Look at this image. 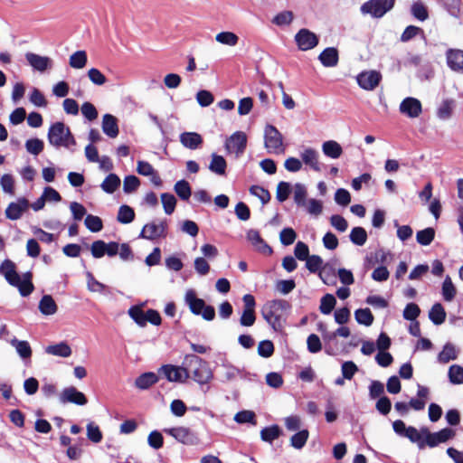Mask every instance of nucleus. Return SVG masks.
<instances>
[{
  "mask_svg": "<svg viewBox=\"0 0 463 463\" xmlns=\"http://www.w3.org/2000/svg\"><path fill=\"white\" fill-rule=\"evenodd\" d=\"M289 310L290 304L287 300L275 299L263 305L261 315L275 331H280L286 323Z\"/></svg>",
  "mask_w": 463,
  "mask_h": 463,
  "instance_id": "nucleus-1",
  "label": "nucleus"
},
{
  "mask_svg": "<svg viewBox=\"0 0 463 463\" xmlns=\"http://www.w3.org/2000/svg\"><path fill=\"white\" fill-rule=\"evenodd\" d=\"M0 274L13 287H16L23 297L29 296L34 287L32 283V274L26 272L23 278L17 273L16 266L11 260H5L0 265Z\"/></svg>",
  "mask_w": 463,
  "mask_h": 463,
  "instance_id": "nucleus-2",
  "label": "nucleus"
},
{
  "mask_svg": "<svg viewBox=\"0 0 463 463\" xmlns=\"http://www.w3.org/2000/svg\"><path fill=\"white\" fill-rule=\"evenodd\" d=\"M188 378H192L198 384H207L213 378L209 364L195 354H187L183 360Z\"/></svg>",
  "mask_w": 463,
  "mask_h": 463,
  "instance_id": "nucleus-3",
  "label": "nucleus"
},
{
  "mask_svg": "<svg viewBox=\"0 0 463 463\" xmlns=\"http://www.w3.org/2000/svg\"><path fill=\"white\" fill-rule=\"evenodd\" d=\"M48 141L55 147L70 148L75 145V139L68 127L62 122H56L51 126L48 131Z\"/></svg>",
  "mask_w": 463,
  "mask_h": 463,
  "instance_id": "nucleus-4",
  "label": "nucleus"
},
{
  "mask_svg": "<svg viewBox=\"0 0 463 463\" xmlns=\"http://www.w3.org/2000/svg\"><path fill=\"white\" fill-rule=\"evenodd\" d=\"M184 301L194 315L201 316L207 321H212L214 319V307L206 305L203 299L197 297L196 292L194 289H188L185 292Z\"/></svg>",
  "mask_w": 463,
  "mask_h": 463,
  "instance_id": "nucleus-5",
  "label": "nucleus"
},
{
  "mask_svg": "<svg viewBox=\"0 0 463 463\" xmlns=\"http://www.w3.org/2000/svg\"><path fill=\"white\" fill-rule=\"evenodd\" d=\"M264 146L269 153L283 154L285 147L281 133L272 125H268L264 131Z\"/></svg>",
  "mask_w": 463,
  "mask_h": 463,
  "instance_id": "nucleus-6",
  "label": "nucleus"
},
{
  "mask_svg": "<svg viewBox=\"0 0 463 463\" xmlns=\"http://www.w3.org/2000/svg\"><path fill=\"white\" fill-rule=\"evenodd\" d=\"M395 0H369L361 6L364 14H370L374 18L383 17L394 5Z\"/></svg>",
  "mask_w": 463,
  "mask_h": 463,
  "instance_id": "nucleus-7",
  "label": "nucleus"
},
{
  "mask_svg": "<svg viewBox=\"0 0 463 463\" xmlns=\"http://www.w3.org/2000/svg\"><path fill=\"white\" fill-rule=\"evenodd\" d=\"M247 136L242 131H236L225 142V149L228 154H233L239 157L245 150Z\"/></svg>",
  "mask_w": 463,
  "mask_h": 463,
  "instance_id": "nucleus-8",
  "label": "nucleus"
},
{
  "mask_svg": "<svg viewBox=\"0 0 463 463\" xmlns=\"http://www.w3.org/2000/svg\"><path fill=\"white\" fill-rule=\"evenodd\" d=\"M164 432L173 437L178 442L184 445H196L198 443L197 436L186 427H175L165 429Z\"/></svg>",
  "mask_w": 463,
  "mask_h": 463,
  "instance_id": "nucleus-9",
  "label": "nucleus"
},
{
  "mask_svg": "<svg viewBox=\"0 0 463 463\" xmlns=\"http://www.w3.org/2000/svg\"><path fill=\"white\" fill-rule=\"evenodd\" d=\"M167 232V222L166 220H162L158 223L152 222L146 224L140 233V237L149 240L155 241L159 238H165Z\"/></svg>",
  "mask_w": 463,
  "mask_h": 463,
  "instance_id": "nucleus-10",
  "label": "nucleus"
},
{
  "mask_svg": "<svg viewBox=\"0 0 463 463\" xmlns=\"http://www.w3.org/2000/svg\"><path fill=\"white\" fill-rule=\"evenodd\" d=\"M59 402L61 404L73 403L79 406L86 405L88 400L85 394L74 386L64 388L59 394Z\"/></svg>",
  "mask_w": 463,
  "mask_h": 463,
  "instance_id": "nucleus-11",
  "label": "nucleus"
},
{
  "mask_svg": "<svg viewBox=\"0 0 463 463\" xmlns=\"http://www.w3.org/2000/svg\"><path fill=\"white\" fill-rule=\"evenodd\" d=\"M295 42L301 51H308L314 49L319 43V39L316 33L308 29H300L295 35Z\"/></svg>",
  "mask_w": 463,
  "mask_h": 463,
  "instance_id": "nucleus-12",
  "label": "nucleus"
},
{
  "mask_svg": "<svg viewBox=\"0 0 463 463\" xmlns=\"http://www.w3.org/2000/svg\"><path fill=\"white\" fill-rule=\"evenodd\" d=\"M454 436V431L451 429L445 428L438 432H430L426 428L424 433V447L429 446L430 448L436 447L440 443H444Z\"/></svg>",
  "mask_w": 463,
  "mask_h": 463,
  "instance_id": "nucleus-13",
  "label": "nucleus"
},
{
  "mask_svg": "<svg viewBox=\"0 0 463 463\" xmlns=\"http://www.w3.org/2000/svg\"><path fill=\"white\" fill-rule=\"evenodd\" d=\"M356 80L362 89L373 90L379 85L382 75L377 71H365L358 74Z\"/></svg>",
  "mask_w": 463,
  "mask_h": 463,
  "instance_id": "nucleus-14",
  "label": "nucleus"
},
{
  "mask_svg": "<svg viewBox=\"0 0 463 463\" xmlns=\"http://www.w3.org/2000/svg\"><path fill=\"white\" fill-rule=\"evenodd\" d=\"M159 373L169 382L184 383L188 379V374L183 364L181 366L172 364L164 365L160 368Z\"/></svg>",
  "mask_w": 463,
  "mask_h": 463,
  "instance_id": "nucleus-15",
  "label": "nucleus"
},
{
  "mask_svg": "<svg viewBox=\"0 0 463 463\" xmlns=\"http://www.w3.org/2000/svg\"><path fill=\"white\" fill-rule=\"evenodd\" d=\"M400 112L411 118H418L422 112L421 103L416 98H405L400 104Z\"/></svg>",
  "mask_w": 463,
  "mask_h": 463,
  "instance_id": "nucleus-16",
  "label": "nucleus"
},
{
  "mask_svg": "<svg viewBox=\"0 0 463 463\" xmlns=\"http://www.w3.org/2000/svg\"><path fill=\"white\" fill-rule=\"evenodd\" d=\"M29 202L27 199L22 197L17 199L16 202L9 203L5 210V216L7 219L15 221L20 219L24 213L28 209Z\"/></svg>",
  "mask_w": 463,
  "mask_h": 463,
  "instance_id": "nucleus-17",
  "label": "nucleus"
},
{
  "mask_svg": "<svg viewBox=\"0 0 463 463\" xmlns=\"http://www.w3.org/2000/svg\"><path fill=\"white\" fill-rule=\"evenodd\" d=\"M90 251L96 259L102 258L105 255L113 257L116 255V242L106 243L101 240L95 241L90 246Z\"/></svg>",
  "mask_w": 463,
  "mask_h": 463,
  "instance_id": "nucleus-18",
  "label": "nucleus"
},
{
  "mask_svg": "<svg viewBox=\"0 0 463 463\" xmlns=\"http://www.w3.org/2000/svg\"><path fill=\"white\" fill-rule=\"evenodd\" d=\"M25 59L33 70L40 72H44L47 69L52 68V59L47 56H41L33 52H26Z\"/></svg>",
  "mask_w": 463,
  "mask_h": 463,
  "instance_id": "nucleus-19",
  "label": "nucleus"
},
{
  "mask_svg": "<svg viewBox=\"0 0 463 463\" xmlns=\"http://www.w3.org/2000/svg\"><path fill=\"white\" fill-rule=\"evenodd\" d=\"M446 60L449 68L454 71L463 73V51L460 49H449L446 52Z\"/></svg>",
  "mask_w": 463,
  "mask_h": 463,
  "instance_id": "nucleus-20",
  "label": "nucleus"
},
{
  "mask_svg": "<svg viewBox=\"0 0 463 463\" xmlns=\"http://www.w3.org/2000/svg\"><path fill=\"white\" fill-rule=\"evenodd\" d=\"M300 157L302 164L304 163L306 165H308L312 170L316 172L321 171L319 155L316 149L312 147H307L303 149V151L300 153Z\"/></svg>",
  "mask_w": 463,
  "mask_h": 463,
  "instance_id": "nucleus-21",
  "label": "nucleus"
},
{
  "mask_svg": "<svg viewBox=\"0 0 463 463\" xmlns=\"http://www.w3.org/2000/svg\"><path fill=\"white\" fill-rule=\"evenodd\" d=\"M137 172L141 175L149 177L151 183L155 185L160 186L162 184V180L156 170H155L148 162L143 160L137 161Z\"/></svg>",
  "mask_w": 463,
  "mask_h": 463,
  "instance_id": "nucleus-22",
  "label": "nucleus"
},
{
  "mask_svg": "<svg viewBox=\"0 0 463 463\" xmlns=\"http://www.w3.org/2000/svg\"><path fill=\"white\" fill-rule=\"evenodd\" d=\"M247 240L251 243L256 250L264 255H269L272 252L271 248L263 241L260 232L256 230H249L247 232Z\"/></svg>",
  "mask_w": 463,
  "mask_h": 463,
  "instance_id": "nucleus-23",
  "label": "nucleus"
},
{
  "mask_svg": "<svg viewBox=\"0 0 463 463\" xmlns=\"http://www.w3.org/2000/svg\"><path fill=\"white\" fill-rule=\"evenodd\" d=\"M180 143L186 148L196 149L203 144V137L196 132H184L179 137Z\"/></svg>",
  "mask_w": 463,
  "mask_h": 463,
  "instance_id": "nucleus-24",
  "label": "nucleus"
},
{
  "mask_svg": "<svg viewBox=\"0 0 463 463\" xmlns=\"http://www.w3.org/2000/svg\"><path fill=\"white\" fill-rule=\"evenodd\" d=\"M45 353L50 355L67 358L71 355V348L66 342H60L45 347Z\"/></svg>",
  "mask_w": 463,
  "mask_h": 463,
  "instance_id": "nucleus-25",
  "label": "nucleus"
},
{
  "mask_svg": "<svg viewBox=\"0 0 463 463\" xmlns=\"http://www.w3.org/2000/svg\"><path fill=\"white\" fill-rule=\"evenodd\" d=\"M318 60L325 67H335L338 64V51L334 47L326 48L318 56Z\"/></svg>",
  "mask_w": 463,
  "mask_h": 463,
  "instance_id": "nucleus-26",
  "label": "nucleus"
},
{
  "mask_svg": "<svg viewBox=\"0 0 463 463\" xmlns=\"http://www.w3.org/2000/svg\"><path fill=\"white\" fill-rule=\"evenodd\" d=\"M322 152L327 157L337 159L342 156L343 148L338 142L327 140L322 144Z\"/></svg>",
  "mask_w": 463,
  "mask_h": 463,
  "instance_id": "nucleus-27",
  "label": "nucleus"
},
{
  "mask_svg": "<svg viewBox=\"0 0 463 463\" xmlns=\"http://www.w3.org/2000/svg\"><path fill=\"white\" fill-rule=\"evenodd\" d=\"M57 305L51 295H44L39 302V310L44 316H52L57 312Z\"/></svg>",
  "mask_w": 463,
  "mask_h": 463,
  "instance_id": "nucleus-28",
  "label": "nucleus"
},
{
  "mask_svg": "<svg viewBox=\"0 0 463 463\" xmlns=\"http://www.w3.org/2000/svg\"><path fill=\"white\" fill-rule=\"evenodd\" d=\"M241 374V370L230 364H222L220 380L222 383L235 380Z\"/></svg>",
  "mask_w": 463,
  "mask_h": 463,
  "instance_id": "nucleus-29",
  "label": "nucleus"
},
{
  "mask_svg": "<svg viewBox=\"0 0 463 463\" xmlns=\"http://www.w3.org/2000/svg\"><path fill=\"white\" fill-rule=\"evenodd\" d=\"M239 36L230 31H223L215 35V41L222 45L234 47L239 43Z\"/></svg>",
  "mask_w": 463,
  "mask_h": 463,
  "instance_id": "nucleus-30",
  "label": "nucleus"
},
{
  "mask_svg": "<svg viewBox=\"0 0 463 463\" xmlns=\"http://www.w3.org/2000/svg\"><path fill=\"white\" fill-rule=\"evenodd\" d=\"M226 167L227 164L223 156L216 154L212 155V160L209 165L211 172L219 175H223L226 173Z\"/></svg>",
  "mask_w": 463,
  "mask_h": 463,
  "instance_id": "nucleus-31",
  "label": "nucleus"
},
{
  "mask_svg": "<svg viewBox=\"0 0 463 463\" xmlns=\"http://www.w3.org/2000/svg\"><path fill=\"white\" fill-rule=\"evenodd\" d=\"M426 428H421L420 430L414 427H408L404 437L408 438L411 442L417 443L420 449L424 448V433Z\"/></svg>",
  "mask_w": 463,
  "mask_h": 463,
  "instance_id": "nucleus-32",
  "label": "nucleus"
},
{
  "mask_svg": "<svg viewBox=\"0 0 463 463\" xmlns=\"http://www.w3.org/2000/svg\"><path fill=\"white\" fill-rule=\"evenodd\" d=\"M10 343L21 358L28 359L32 356V348L27 341L14 338Z\"/></svg>",
  "mask_w": 463,
  "mask_h": 463,
  "instance_id": "nucleus-33",
  "label": "nucleus"
},
{
  "mask_svg": "<svg viewBox=\"0 0 463 463\" xmlns=\"http://www.w3.org/2000/svg\"><path fill=\"white\" fill-rule=\"evenodd\" d=\"M158 377L154 373H145L136 379L135 384L138 389L146 390L155 384Z\"/></svg>",
  "mask_w": 463,
  "mask_h": 463,
  "instance_id": "nucleus-34",
  "label": "nucleus"
},
{
  "mask_svg": "<svg viewBox=\"0 0 463 463\" xmlns=\"http://www.w3.org/2000/svg\"><path fill=\"white\" fill-rule=\"evenodd\" d=\"M88 61L87 53L85 51H77L73 52L69 59V64L73 69H83Z\"/></svg>",
  "mask_w": 463,
  "mask_h": 463,
  "instance_id": "nucleus-35",
  "label": "nucleus"
},
{
  "mask_svg": "<svg viewBox=\"0 0 463 463\" xmlns=\"http://www.w3.org/2000/svg\"><path fill=\"white\" fill-rule=\"evenodd\" d=\"M307 213L312 216H318L323 212V202L315 198L308 199L302 207Z\"/></svg>",
  "mask_w": 463,
  "mask_h": 463,
  "instance_id": "nucleus-36",
  "label": "nucleus"
},
{
  "mask_svg": "<svg viewBox=\"0 0 463 463\" xmlns=\"http://www.w3.org/2000/svg\"><path fill=\"white\" fill-rule=\"evenodd\" d=\"M429 317L435 325H441L446 319V312L442 305L434 304L430 310Z\"/></svg>",
  "mask_w": 463,
  "mask_h": 463,
  "instance_id": "nucleus-37",
  "label": "nucleus"
},
{
  "mask_svg": "<svg viewBox=\"0 0 463 463\" xmlns=\"http://www.w3.org/2000/svg\"><path fill=\"white\" fill-rule=\"evenodd\" d=\"M458 356V352L455 346L449 343L446 344L442 351L438 355V361L441 364H447L451 360H455Z\"/></svg>",
  "mask_w": 463,
  "mask_h": 463,
  "instance_id": "nucleus-38",
  "label": "nucleus"
},
{
  "mask_svg": "<svg viewBox=\"0 0 463 463\" xmlns=\"http://www.w3.org/2000/svg\"><path fill=\"white\" fill-rule=\"evenodd\" d=\"M102 131L109 137H116V118L111 114L103 116Z\"/></svg>",
  "mask_w": 463,
  "mask_h": 463,
  "instance_id": "nucleus-39",
  "label": "nucleus"
},
{
  "mask_svg": "<svg viewBox=\"0 0 463 463\" xmlns=\"http://www.w3.org/2000/svg\"><path fill=\"white\" fill-rule=\"evenodd\" d=\"M441 293L444 300L448 302L452 301L457 294V289L449 276L446 277L442 283Z\"/></svg>",
  "mask_w": 463,
  "mask_h": 463,
  "instance_id": "nucleus-40",
  "label": "nucleus"
},
{
  "mask_svg": "<svg viewBox=\"0 0 463 463\" xmlns=\"http://www.w3.org/2000/svg\"><path fill=\"white\" fill-rule=\"evenodd\" d=\"M435 238V230L433 228H426L416 233L417 242L422 246L430 245Z\"/></svg>",
  "mask_w": 463,
  "mask_h": 463,
  "instance_id": "nucleus-41",
  "label": "nucleus"
},
{
  "mask_svg": "<svg viewBox=\"0 0 463 463\" xmlns=\"http://www.w3.org/2000/svg\"><path fill=\"white\" fill-rule=\"evenodd\" d=\"M280 434L281 430L278 425H272L270 427L264 428L260 431L261 439L269 443L278 439Z\"/></svg>",
  "mask_w": 463,
  "mask_h": 463,
  "instance_id": "nucleus-42",
  "label": "nucleus"
},
{
  "mask_svg": "<svg viewBox=\"0 0 463 463\" xmlns=\"http://www.w3.org/2000/svg\"><path fill=\"white\" fill-rule=\"evenodd\" d=\"M349 237L354 244L363 246L367 241V232L362 227H354L352 229Z\"/></svg>",
  "mask_w": 463,
  "mask_h": 463,
  "instance_id": "nucleus-43",
  "label": "nucleus"
},
{
  "mask_svg": "<svg viewBox=\"0 0 463 463\" xmlns=\"http://www.w3.org/2000/svg\"><path fill=\"white\" fill-rule=\"evenodd\" d=\"M357 323L369 326L373 322V316L369 308H360L354 312Z\"/></svg>",
  "mask_w": 463,
  "mask_h": 463,
  "instance_id": "nucleus-44",
  "label": "nucleus"
},
{
  "mask_svg": "<svg viewBox=\"0 0 463 463\" xmlns=\"http://www.w3.org/2000/svg\"><path fill=\"white\" fill-rule=\"evenodd\" d=\"M175 192L184 201H187L192 194L190 184L185 180H180L175 184Z\"/></svg>",
  "mask_w": 463,
  "mask_h": 463,
  "instance_id": "nucleus-45",
  "label": "nucleus"
},
{
  "mask_svg": "<svg viewBox=\"0 0 463 463\" xmlns=\"http://www.w3.org/2000/svg\"><path fill=\"white\" fill-rule=\"evenodd\" d=\"M135 219V212L128 205H121L118 211V222L130 223Z\"/></svg>",
  "mask_w": 463,
  "mask_h": 463,
  "instance_id": "nucleus-46",
  "label": "nucleus"
},
{
  "mask_svg": "<svg viewBox=\"0 0 463 463\" xmlns=\"http://www.w3.org/2000/svg\"><path fill=\"white\" fill-rule=\"evenodd\" d=\"M25 148L29 154L33 156H38L43 152L44 148V143L39 138H31L26 140Z\"/></svg>",
  "mask_w": 463,
  "mask_h": 463,
  "instance_id": "nucleus-47",
  "label": "nucleus"
},
{
  "mask_svg": "<svg viewBox=\"0 0 463 463\" xmlns=\"http://www.w3.org/2000/svg\"><path fill=\"white\" fill-rule=\"evenodd\" d=\"M309 433L307 430H300L294 434L290 439V445L297 449H302L307 441Z\"/></svg>",
  "mask_w": 463,
  "mask_h": 463,
  "instance_id": "nucleus-48",
  "label": "nucleus"
},
{
  "mask_svg": "<svg viewBox=\"0 0 463 463\" xmlns=\"http://www.w3.org/2000/svg\"><path fill=\"white\" fill-rule=\"evenodd\" d=\"M84 224L91 232H98L102 230V221L99 216L88 214L84 220Z\"/></svg>",
  "mask_w": 463,
  "mask_h": 463,
  "instance_id": "nucleus-49",
  "label": "nucleus"
},
{
  "mask_svg": "<svg viewBox=\"0 0 463 463\" xmlns=\"http://www.w3.org/2000/svg\"><path fill=\"white\" fill-rule=\"evenodd\" d=\"M449 379L453 384L463 383V367L458 364H453L449 369Z\"/></svg>",
  "mask_w": 463,
  "mask_h": 463,
  "instance_id": "nucleus-50",
  "label": "nucleus"
},
{
  "mask_svg": "<svg viewBox=\"0 0 463 463\" xmlns=\"http://www.w3.org/2000/svg\"><path fill=\"white\" fill-rule=\"evenodd\" d=\"M307 196V192L306 187L301 184H296L294 186V201L298 207H302L308 200Z\"/></svg>",
  "mask_w": 463,
  "mask_h": 463,
  "instance_id": "nucleus-51",
  "label": "nucleus"
},
{
  "mask_svg": "<svg viewBox=\"0 0 463 463\" xmlns=\"http://www.w3.org/2000/svg\"><path fill=\"white\" fill-rule=\"evenodd\" d=\"M335 303H336V300L333 295H331V294L325 295L321 299V303H320V307H319L321 313H323L325 315L330 314L332 312V310L334 309Z\"/></svg>",
  "mask_w": 463,
  "mask_h": 463,
  "instance_id": "nucleus-52",
  "label": "nucleus"
},
{
  "mask_svg": "<svg viewBox=\"0 0 463 463\" xmlns=\"http://www.w3.org/2000/svg\"><path fill=\"white\" fill-rule=\"evenodd\" d=\"M161 202L164 207V211L166 214H172L175 211L176 205V199L171 194H161Z\"/></svg>",
  "mask_w": 463,
  "mask_h": 463,
  "instance_id": "nucleus-53",
  "label": "nucleus"
},
{
  "mask_svg": "<svg viewBox=\"0 0 463 463\" xmlns=\"http://www.w3.org/2000/svg\"><path fill=\"white\" fill-rule=\"evenodd\" d=\"M140 185L139 179L135 175H128L123 182V190L126 194H131Z\"/></svg>",
  "mask_w": 463,
  "mask_h": 463,
  "instance_id": "nucleus-54",
  "label": "nucleus"
},
{
  "mask_svg": "<svg viewBox=\"0 0 463 463\" xmlns=\"http://www.w3.org/2000/svg\"><path fill=\"white\" fill-rule=\"evenodd\" d=\"M81 114L89 121H93L98 118V111L95 106L90 102H84L81 105Z\"/></svg>",
  "mask_w": 463,
  "mask_h": 463,
  "instance_id": "nucleus-55",
  "label": "nucleus"
},
{
  "mask_svg": "<svg viewBox=\"0 0 463 463\" xmlns=\"http://www.w3.org/2000/svg\"><path fill=\"white\" fill-rule=\"evenodd\" d=\"M274 353L273 343L269 340H263L258 345V354L265 358L270 357Z\"/></svg>",
  "mask_w": 463,
  "mask_h": 463,
  "instance_id": "nucleus-56",
  "label": "nucleus"
},
{
  "mask_svg": "<svg viewBox=\"0 0 463 463\" xmlns=\"http://www.w3.org/2000/svg\"><path fill=\"white\" fill-rule=\"evenodd\" d=\"M87 437L94 443H98L102 439V434L99 428L93 422L87 425Z\"/></svg>",
  "mask_w": 463,
  "mask_h": 463,
  "instance_id": "nucleus-57",
  "label": "nucleus"
},
{
  "mask_svg": "<svg viewBox=\"0 0 463 463\" xmlns=\"http://www.w3.org/2000/svg\"><path fill=\"white\" fill-rule=\"evenodd\" d=\"M294 18L293 13L291 11H283L279 14H278L272 20V22L279 25H288L289 24Z\"/></svg>",
  "mask_w": 463,
  "mask_h": 463,
  "instance_id": "nucleus-58",
  "label": "nucleus"
},
{
  "mask_svg": "<svg viewBox=\"0 0 463 463\" xmlns=\"http://www.w3.org/2000/svg\"><path fill=\"white\" fill-rule=\"evenodd\" d=\"M250 192L252 195L258 197L263 204L267 203L270 200L269 191L261 186L253 185L250 187Z\"/></svg>",
  "mask_w": 463,
  "mask_h": 463,
  "instance_id": "nucleus-59",
  "label": "nucleus"
},
{
  "mask_svg": "<svg viewBox=\"0 0 463 463\" xmlns=\"http://www.w3.org/2000/svg\"><path fill=\"white\" fill-rule=\"evenodd\" d=\"M196 100L202 107H208L210 106L213 100V95L209 90H199L196 93Z\"/></svg>",
  "mask_w": 463,
  "mask_h": 463,
  "instance_id": "nucleus-60",
  "label": "nucleus"
},
{
  "mask_svg": "<svg viewBox=\"0 0 463 463\" xmlns=\"http://www.w3.org/2000/svg\"><path fill=\"white\" fill-rule=\"evenodd\" d=\"M88 77L93 84L98 86L103 85L107 80L105 75L96 68H91L88 71Z\"/></svg>",
  "mask_w": 463,
  "mask_h": 463,
  "instance_id": "nucleus-61",
  "label": "nucleus"
},
{
  "mask_svg": "<svg viewBox=\"0 0 463 463\" xmlns=\"http://www.w3.org/2000/svg\"><path fill=\"white\" fill-rule=\"evenodd\" d=\"M306 266L310 272L321 270L323 260L317 255H311L306 260Z\"/></svg>",
  "mask_w": 463,
  "mask_h": 463,
  "instance_id": "nucleus-62",
  "label": "nucleus"
},
{
  "mask_svg": "<svg viewBox=\"0 0 463 463\" xmlns=\"http://www.w3.org/2000/svg\"><path fill=\"white\" fill-rule=\"evenodd\" d=\"M331 225L340 232H344L348 228L347 221L341 215L335 214L330 217Z\"/></svg>",
  "mask_w": 463,
  "mask_h": 463,
  "instance_id": "nucleus-63",
  "label": "nucleus"
},
{
  "mask_svg": "<svg viewBox=\"0 0 463 463\" xmlns=\"http://www.w3.org/2000/svg\"><path fill=\"white\" fill-rule=\"evenodd\" d=\"M280 241L282 244L288 246L291 245L296 238L297 234L292 228H284L279 234Z\"/></svg>",
  "mask_w": 463,
  "mask_h": 463,
  "instance_id": "nucleus-64",
  "label": "nucleus"
}]
</instances>
